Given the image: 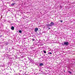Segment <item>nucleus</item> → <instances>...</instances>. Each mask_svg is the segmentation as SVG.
<instances>
[{
    "label": "nucleus",
    "mask_w": 75,
    "mask_h": 75,
    "mask_svg": "<svg viewBox=\"0 0 75 75\" xmlns=\"http://www.w3.org/2000/svg\"><path fill=\"white\" fill-rule=\"evenodd\" d=\"M44 65V64L43 63H40V64H39V67H42V66H43Z\"/></svg>",
    "instance_id": "obj_4"
},
{
    "label": "nucleus",
    "mask_w": 75,
    "mask_h": 75,
    "mask_svg": "<svg viewBox=\"0 0 75 75\" xmlns=\"http://www.w3.org/2000/svg\"><path fill=\"white\" fill-rule=\"evenodd\" d=\"M19 33H22V31L21 30H20L19 31Z\"/></svg>",
    "instance_id": "obj_10"
},
{
    "label": "nucleus",
    "mask_w": 75,
    "mask_h": 75,
    "mask_svg": "<svg viewBox=\"0 0 75 75\" xmlns=\"http://www.w3.org/2000/svg\"><path fill=\"white\" fill-rule=\"evenodd\" d=\"M32 40L33 41H35V39H32Z\"/></svg>",
    "instance_id": "obj_15"
},
{
    "label": "nucleus",
    "mask_w": 75,
    "mask_h": 75,
    "mask_svg": "<svg viewBox=\"0 0 75 75\" xmlns=\"http://www.w3.org/2000/svg\"><path fill=\"white\" fill-rule=\"evenodd\" d=\"M43 52H44V53H45V54H46V53H47L46 51L45 50H43Z\"/></svg>",
    "instance_id": "obj_11"
},
{
    "label": "nucleus",
    "mask_w": 75,
    "mask_h": 75,
    "mask_svg": "<svg viewBox=\"0 0 75 75\" xmlns=\"http://www.w3.org/2000/svg\"><path fill=\"white\" fill-rule=\"evenodd\" d=\"M40 63H36L35 65H38V66H40Z\"/></svg>",
    "instance_id": "obj_7"
},
{
    "label": "nucleus",
    "mask_w": 75,
    "mask_h": 75,
    "mask_svg": "<svg viewBox=\"0 0 75 75\" xmlns=\"http://www.w3.org/2000/svg\"><path fill=\"white\" fill-rule=\"evenodd\" d=\"M60 8H62V6H60Z\"/></svg>",
    "instance_id": "obj_14"
},
{
    "label": "nucleus",
    "mask_w": 75,
    "mask_h": 75,
    "mask_svg": "<svg viewBox=\"0 0 75 75\" xmlns=\"http://www.w3.org/2000/svg\"><path fill=\"white\" fill-rule=\"evenodd\" d=\"M34 31L35 32L37 33V31H38V28H35Z\"/></svg>",
    "instance_id": "obj_3"
},
{
    "label": "nucleus",
    "mask_w": 75,
    "mask_h": 75,
    "mask_svg": "<svg viewBox=\"0 0 75 75\" xmlns=\"http://www.w3.org/2000/svg\"><path fill=\"white\" fill-rule=\"evenodd\" d=\"M68 72L70 74H72V72L69 71H68Z\"/></svg>",
    "instance_id": "obj_12"
},
{
    "label": "nucleus",
    "mask_w": 75,
    "mask_h": 75,
    "mask_svg": "<svg viewBox=\"0 0 75 75\" xmlns=\"http://www.w3.org/2000/svg\"><path fill=\"white\" fill-rule=\"evenodd\" d=\"M48 29H51V28H48Z\"/></svg>",
    "instance_id": "obj_18"
},
{
    "label": "nucleus",
    "mask_w": 75,
    "mask_h": 75,
    "mask_svg": "<svg viewBox=\"0 0 75 75\" xmlns=\"http://www.w3.org/2000/svg\"><path fill=\"white\" fill-rule=\"evenodd\" d=\"M29 60H30V61H31V58H29Z\"/></svg>",
    "instance_id": "obj_16"
},
{
    "label": "nucleus",
    "mask_w": 75,
    "mask_h": 75,
    "mask_svg": "<svg viewBox=\"0 0 75 75\" xmlns=\"http://www.w3.org/2000/svg\"><path fill=\"white\" fill-rule=\"evenodd\" d=\"M62 21H63L61 20V21H60V22H61V23H62Z\"/></svg>",
    "instance_id": "obj_17"
},
{
    "label": "nucleus",
    "mask_w": 75,
    "mask_h": 75,
    "mask_svg": "<svg viewBox=\"0 0 75 75\" xmlns=\"http://www.w3.org/2000/svg\"><path fill=\"white\" fill-rule=\"evenodd\" d=\"M0 7H4V4H0Z\"/></svg>",
    "instance_id": "obj_6"
},
{
    "label": "nucleus",
    "mask_w": 75,
    "mask_h": 75,
    "mask_svg": "<svg viewBox=\"0 0 75 75\" xmlns=\"http://www.w3.org/2000/svg\"><path fill=\"white\" fill-rule=\"evenodd\" d=\"M69 44V43L68 42H62V45H66V46H67V45H68Z\"/></svg>",
    "instance_id": "obj_1"
},
{
    "label": "nucleus",
    "mask_w": 75,
    "mask_h": 75,
    "mask_svg": "<svg viewBox=\"0 0 75 75\" xmlns=\"http://www.w3.org/2000/svg\"><path fill=\"white\" fill-rule=\"evenodd\" d=\"M16 4L15 3H12L11 5H10V6H14V5Z\"/></svg>",
    "instance_id": "obj_5"
},
{
    "label": "nucleus",
    "mask_w": 75,
    "mask_h": 75,
    "mask_svg": "<svg viewBox=\"0 0 75 75\" xmlns=\"http://www.w3.org/2000/svg\"><path fill=\"white\" fill-rule=\"evenodd\" d=\"M2 37V35H0V37Z\"/></svg>",
    "instance_id": "obj_19"
},
{
    "label": "nucleus",
    "mask_w": 75,
    "mask_h": 75,
    "mask_svg": "<svg viewBox=\"0 0 75 75\" xmlns=\"http://www.w3.org/2000/svg\"><path fill=\"white\" fill-rule=\"evenodd\" d=\"M11 30H14V27L13 26H12L11 27Z\"/></svg>",
    "instance_id": "obj_8"
},
{
    "label": "nucleus",
    "mask_w": 75,
    "mask_h": 75,
    "mask_svg": "<svg viewBox=\"0 0 75 75\" xmlns=\"http://www.w3.org/2000/svg\"><path fill=\"white\" fill-rule=\"evenodd\" d=\"M48 54H52V53L51 52H48Z\"/></svg>",
    "instance_id": "obj_13"
},
{
    "label": "nucleus",
    "mask_w": 75,
    "mask_h": 75,
    "mask_svg": "<svg viewBox=\"0 0 75 75\" xmlns=\"http://www.w3.org/2000/svg\"><path fill=\"white\" fill-rule=\"evenodd\" d=\"M46 26L47 27H51V26L50 25V24H46Z\"/></svg>",
    "instance_id": "obj_9"
},
{
    "label": "nucleus",
    "mask_w": 75,
    "mask_h": 75,
    "mask_svg": "<svg viewBox=\"0 0 75 75\" xmlns=\"http://www.w3.org/2000/svg\"><path fill=\"white\" fill-rule=\"evenodd\" d=\"M1 1H2V0H1Z\"/></svg>",
    "instance_id": "obj_20"
},
{
    "label": "nucleus",
    "mask_w": 75,
    "mask_h": 75,
    "mask_svg": "<svg viewBox=\"0 0 75 75\" xmlns=\"http://www.w3.org/2000/svg\"><path fill=\"white\" fill-rule=\"evenodd\" d=\"M50 27H52V26L54 25V23L52 22L50 24Z\"/></svg>",
    "instance_id": "obj_2"
}]
</instances>
